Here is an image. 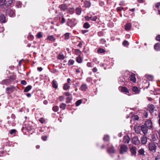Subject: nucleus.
<instances>
[{
  "label": "nucleus",
  "mask_w": 160,
  "mask_h": 160,
  "mask_svg": "<svg viewBox=\"0 0 160 160\" xmlns=\"http://www.w3.org/2000/svg\"><path fill=\"white\" fill-rule=\"evenodd\" d=\"M76 24V23L75 22V19H68L67 25L71 28H72L75 26Z\"/></svg>",
  "instance_id": "obj_1"
},
{
  "label": "nucleus",
  "mask_w": 160,
  "mask_h": 160,
  "mask_svg": "<svg viewBox=\"0 0 160 160\" xmlns=\"http://www.w3.org/2000/svg\"><path fill=\"white\" fill-rule=\"evenodd\" d=\"M13 3V0H4L3 5L4 8L5 6L9 7L11 6Z\"/></svg>",
  "instance_id": "obj_2"
},
{
  "label": "nucleus",
  "mask_w": 160,
  "mask_h": 160,
  "mask_svg": "<svg viewBox=\"0 0 160 160\" xmlns=\"http://www.w3.org/2000/svg\"><path fill=\"white\" fill-rule=\"evenodd\" d=\"M145 126L149 129H151L152 127V123L150 120H148L146 121L144 123Z\"/></svg>",
  "instance_id": "obj_3"
},
{
  "label": "nucleus",
  "mask_w": 160,
  "mask_h": 160,
  "mask_svg": "<svg viewBox=\"0 0 160 160\" xmlns=\"http://www.w3.org/2000/svg\"><path fill=\"white\" fill-rule=\"evenodd\" d=\"M7 20L6 18V17L3 14L0 15V22L2 23H4L6 22Z\"/></svg>",
  "instance_id": "obj_4"
},
{
  "label": "nucleus",
  "mask_w": 160,
  "mask_h": 160,
  "mask_svg": "<svg viewBox=\"0 0 160 160\" xmlns=\"http://www.w3.org/2000/svg\"><path fill=\"white\" fill-rule=\"evenodd\" d=\"M105 147V146L103 145L102 146L101 148L103 149ZM106 147L107 150H114V147L111 144L109 143L106 146Z\"/></svg>",
  "instance_id": "obj_5"
},
{
  "label": "nucleus",
  "mask_w": 160,
  "mask_h": 160,
  "mask_svg": "<svg viewBox=\"0 0 160 160\" xmlns=\"http://www.w3.org/2000/svg\"><path fill=\"white\" fill-rule=\"evenodd\" d=\"M85 19L88 21H89L90 20L92 21H95L97 19V17L96 16L94 17H89L88 16H86L85 17Z\"/></svg>",
  "instance_id": "obj_6"
},
{
  "label": "nucleus",
  "mask_w": 160,
  "mask_h": 160,
  "mask_svg": "<svg viewBox=\"0 0 160 160\" xmlns=\"http://www.w3.org/2000/svg\"><path fill=\"white\" fill-rule=\"evenodd\" d=\"M148 110L151 113L154 112L155 108L153 104H149L148 105Z\"/></svg>",
  "instance_id": "obj_7"
},
{
  "label": "nucleus",
  "mask_w": 160,
  "mask_h": 160,
  "mask_svg": "<svg viewBox=\"0 0 160 160\" xmlns=\"http://www.w3.org/2000/svg\"><path fill=\"white\" fill-rule=\"evenodd\" d=\"M148 128H147L145 125H142L141 126V129L144 134H146L147 133L148 130Z\"/></svg>",
  "instance_id": "obj_8"
},
{
  "label": "nucleus",
  "mask_w": 160,
  "mask_h": 160,
  "mask_svg": "<svg viewBox=\"0 0 160 160\" xmlns=\"http://www.w3.org/2000/svg\"><path fill=\"white\" fill-rule=\"evenodd\" d=\"M132 143L135 145H138L140 143V141L138 138L137 137H134L132 139Z\"/></svg>",
  "instance_id": "obj_9"
},
{
  "label": "nucleus",
  "mask_w": 160,
  "mask_h": 160,
  "mask_svg": "<svg viewBox=\"0 0 160 160\" xmlns=\"http://www.w3.org/2000/svg\"><path fill=\"white\" fill-rule=\"evenodd\" d=\"M156 146L153 142L150 143L149 145V150H156Z\"/></svg>",
  "instance_id": "obj_10"
},
{
  "label": "nucleus",
  "mask_w": 160,
  "mask_h": 160,
  "mask_svg": "<svg viewBox=\"0 0 160 160\" xmlns=\"http://www.w3.org/2000/svg\"><path fill=\"white\" fill-rule=\"evenodd\" d=\"M59 8L61 11H65L68 9L67 6L65 4H62L59 6Z\"/></svg>",
  "instance_id": "obj_11"
},
{
  "label": "nucleus",
  "mask_w": 160,
  "mask_h": 160,
  "mask_svg": "<svg viewBox=\"0 0 160 160\" xmlns=\"http://www.w3.org/2000/svg\"><path fill=\"white\" fill-rule=\"evenodd\" d=\"M132 90L136 94H139L140 92V90L136 86L132 87Z\"/></svg>",
  "instance_id": "obj_12"
},
{
  "label": "nucleus",
  "mask_w": 160,
  "mask_h": 160,
  "mask_svg": "<svg viewBox=\"0 0 160 160\" xmlns=\"http://www.w3.org/2000/svg\"><path fill=\"white\" fill-rule=\"evenodd\" d=\"M88 86L86 84H82L80 87V89L83 91H85L87 89Z\"/></svg>",
  "instance_id": "obj_13"
},
{
  "label": "nucleus",
  "mask_w": 160,
  "mask_h": 160,
  "mask_svg": "<svg viewBox=\"0 0 160 160\" xmlns=\"http://www.w3.org/2000/svg\"><path fill=\"white\" fill-rule=\"evenodd\" d=\"M130 138L128 135L124 136L123 139V142L124 143H128L130 142Z\"/></svg>",
  "instance_id": "obj_14"
},
{
  "label": "nucleus",
  "mask_w": 160,
  "mask_h": 160,
  "mask_svg": "<svg viewBox=\"0 0 160 160\" xmlns=\"http://www.w3.org/2000/svg\"><path fill=\"white\" fill-rule=\"evenodd\" d=\"M130 80L133 82H136V78L135 74H132L129 77Z\"/></svg>",
  "instance_id": "obj_15"
},
{
  "label": "nucleus",
  "mask_w": 160,
  "mask_h": 160,
  "mask_svg": "<svg viewBox=\"0 0 160 160\" xmlns=\"http://www.w3.org/2000/svg\"><path fill=\"white\" fill-rule=\"evenodd\" d=\"M121 88V91L122 92L125 93L127 94L129 93V91L128 89L126 87H119V88L120 89Z\"/></svg>",
  "instance_id": "obj_16"
},
{
  "label": "nucleus",
  "mask_w": 160,
  "mask_h": 160,
  "mask_svg": "<svg viewBox=\"0 0 160 160\" xmlns=\"http://www.w3.org/2000/svg\"><path fill=\"white\" fill-rule=\"evenodd\" d=\"M82 12V9L81 7H79L76 8L75 9V12L76 14L78 15H80L81 13Z\"/></svg>",
  "instance_id": "obj_17"
},
{
  "label": "nucleus",
  "mask_w": 160,
  "mask_h": 160,
  "mask_svg": "<svg viewBox=\"0 0 160 160\" xmlns=\"http://www.w3.org/2000/svg\"><path fill=\"white\" fill-rule=\"evenodd\" d=\"M154 49L156 51L160 50V43H157L154 45Z\"/></svg>",
  "instance_id": "obj_18"
},
{
  "label": "nucleus",
  "mask_w": 160,
  "mask_h": 160,
  "mask_svg": "<svg viewBox=\"0 0 160 160\" xmlns=\"http://www.w3.org/2000/svg\"><path fill=\"white\" fill-rule=\"evenodd\" d=\"M52 85L53 87L55 89H57L58 88V83L55 80L52 81Z\"/></svg>",
  "instance_id": "obj_19"
},
{
  "label": "nucleus",
  "mask_w": 160,
  "mask_h": 160,
  "mask_svg": "<svg viewBox=\"0 0 160 160\" xmlns=\"http://www.w3.org/2000/svg\"><path fill=\"white\" fill-rule=\"evenodd\" d=\"M14 90V89L12 87L7 88H6L7 93L8 94H10L12 93Z\"/></svg>",
  "instance_id": "obj_20"
},
{
  "label": "nucleus",
  "mask_w": 160,
  "mask_h": 160,
  "mask_svg": "<svg viewBox=\"0 0 160 160\" xmlns=\"http://www.w3.org/2000/svg\"><path fill=\"white\" fill-rule=\"evenodd\" d=\"M57 58L58 59L61 60H63L65 58L64 55L61 53H59L57 56Z\"/></svg>",
  "instance_id": "obj_21"
},
{
  "label": "nucleus",
  "mask_w": 160,
  "mask_h": 160,
  "mask_svg": "<svg viewBox=\"0 0 160 160\" xmlns=\"http://www.w3.org/2000/svg\"><path fill=\"white\" fill-rule=\"evenodd\" d=\"M132 27L131 24L130 23L127 24L125 26V29L126 31H129Z\"/></svg>",
  "instance_id": "obj_22"
},
{
  "label": "nucleus",
  "mask_w": 160,
  "mask_h": 160,
  "mask_svg": "<svg viewBox=\"0 0 160 160\" xmlns=\"http://www.w3.org/2000/svg\"><path fill=\"white\" fill-rule=\"evenodd\" d=\"M141 142V143L143 144H146L147 142V138L146 137L143 136V137L142 138Z\"/></svg>",
  "instance_id": "obj_23"
},
{
  "label": "nucleus",
  "mask_w": 160,
  "mask_h": 160,
  "mask_svg": "<svg viewBox=\"0 0 160 160\" xmlns=\"http://www.w3.org/2000/svg\"><path fill=\"white\" fill-rule=\"evenodd\" d=\"M32 88V86L31 85H28L26 87L24 90V92H27L29 91Z\"/></svg>",
  "instance_id": "obj_24"
},
{
  "label": "nucleus",
  "mask_w": 160,
  "mask_h": 160,
  "mask_svg": "<svg viewBox=\"0 0 160 160\" xmlns=\"http://www.w3.org/2000/svg\"><path fill=\"white\" fill-rule=\"evenodd\" d=\"M72 99V96H70L69 97H67L66 98V103H70Z\"/></svg>",
  "instance_id": "obj_25"
},
{
  "label": "nucleus",
  "mask_w": 160,
  "mask_h": 160,
  "mask_svg": "<svg viewBox=\"0 0 160 160\" xmlns=\"http://www.w3.org/2000/svg\"><path fill=\"white\" fill-rule=\"evenodd\" d=\"M85 6L86 8H89L91 5V3L89 1H85L84 2Z\"/></svg>",
  "instance_id": "obj_26"
},
{
  "label": "nucleus",
  "mask_w": 160,
  "mask_h": 160,
  "mask_svg": "<svg viewBox=\"0 0 160 160\" xmlns=\"http://www.w3.org/2000/svg\"><path fill=\"white\" fill-rule=\"evenodd\" d=\"M135 131V132L137 133H139L140 132L141 127L136 126L134 127Z\"/></svg>",
  "instance_id": "obj_27"
},
{
  "label": "nucleus",
  "mask_w": 160,
  "mask_h": 160,
  "mask_svg": "<svg viewBox=\"0 0 160 160\" xmlns=\"http://www.w3.org/2000/svg\"><path fill=\"white\" fill-rule=\"evenodd\" d=\"M70 87L69 84L68 83H65L63 86V89L65 90H67Z\"/></svg>",
  "instance_id": "obj_28"
},
{
  "label": "nucleus",
  "mask_w": 160,
  "mask_h": 160,
  "mask_svg": "<svg viewBox=\"0 0 160 160\" xmlns=\"http://www.w3.org/2000/svg\"><path fill=\"white\" fill-rule=\"evenodd\" d=\"M47 39L48 40L51 41H54L55 40V38H54L52 35H50L48 36L47 37Z\"/></svg>",
  "instance_id": "obj_29"
},
{
  "label": "nucleus",
  "mask_w": 160,
  "mask_h": 160,
  "mask_svg": "<svg viewBox=\"0 0 160 160\" xmlns=\"http://www.w3.org/2000/svg\"><path fill=\"white\" fill-rule=\"evenodd\" d=\"M126 80V78H124V77L122 76L121 77H120L118 79V82H125Z\"/></svg>",
  "instance_id": "obj_30"
},
{
  "label": "nucleus",
  "mask_w": 160,
  "mask_h": 160,
  "mask_svg": "<svg viewBox=\"0 0 160 160\" xmlns=\"http://www.w3.org/2000/svg\"><path fill=\"white\" fill-rule=\"evenodd\" d=\"M75 54L78 56H81V51L78 49H76L74 50Z\"/></svg>",
  "instance_id": "obj_31"
},
{
  "label": "nucleus",
  "mask_w": 160,
  "mask_h": 160,
  "mask_svg": "<svg viewBox=\"0 0 160 160\" xmlns=\"http://www.w3.org/2000/svg\"><path fill=\"white\" fill-rule=\"evenodd\" d=\"M66 106L67 105L66 104L62 103L60 105L59 107L62 109L64 110L65 109Z\"/></svg>",
  "instance_id": "obj_32"
},
{
  "label": "nucleus",
  "mask_w": 160,
  "mask_h": 160,
  "mask_svg": "<svg viewBox=\"0 0 160 160\" xmlns=\"http://www.w3.org/2000/svg\"><path fill=\"white\" fill-rule=\"evenodd\" d=\"M76 61L78 63H81L82 62V59L81 56H78L76 58Z\"/></svg>",
  "instance_id": "obj_33"
},
{
  "label": "nucleus",
  "mask_w": 160,
  "mask_h": 160,
  "mask_svg": "<svg viewBox=\"0 0 160 160\" xmlns=\"http://www.w3.org/2000/svg\"><path fill=\"white\" fill-rule=\"evenodd\" d=\"M104 141L107 142L109 140V136L108 135H105L103 138Z\"/></svg>",
  "instance_id": "obj_34"
},
{
  "label": "nucleus",
  "mask_w": 160,
  "mask_h": 160,
  "mask_svg": "<svg viewBox=\"0 0 160 160\" xmlns=\"http://www.w3.org/2000/svg\"><path fill=\"white\" fill-rule=\"evenodd\" d=\"M90 27V25L88 22H85L83 25V27L85 29L88 28Z\"/></svg>",
  "instance_id": "obj_35"
},
{
  "label": "nucleus",
  "mask_w": 160,
  "mask_h": 160,
  "mask_svg": "<svg viewBox=\"0 0 160 160\" xmlns=\"http://www.w3.org/2000/svg\"><path fill=\"white\" fill-rule=\"evenodd\" d=\"M128 149V147L126 145H121V146L120 147V150H127Z\"/></svg>",
  "instance_id": "obj_36"
},
{
  "label": "nucleus",
  "mask_w": 160,
  "mask_h": 160,
  "mask_svg": "<svg viewBox=\"0 0 160 160\" xmlns=\"http://www.w3.org/2000/svg\"><path fill=\"white\" fill-rule=\"evenodd\" d=\"M147 79L149 81H152L153 79V77L151 75H148L147 76Z\"/></svg>",
  "instance_id": "obj_37"
},
{
  "label": "nucleus",
  "mask_w": 160,
  "mask_h": 160,
  "mask_svg": "<svg viewBox=\"0 0 160 160\" xmlns=\"http://www.w3.org/2000/svg\"><path fill=\"white\" fill-rule=\"evenodd\" d=\"M74 63V61L72 59H70L68 62V66L72 65Z\"/></svg>",
  "instance_id": "obj_38"
},
{
  "label": "nucleus",
  "mask_w": 160,
  "mask_h": 160,
  "mask_svg": "<svg viewBox=\"0 0 160 160\" xmlns=\"http://www.w3.org/2000/svg\"><path fill=\"white\" fill-rule=\"evenodd\" d=\"M52 110L55 112H57L59 110V107L57 106H55L52 107Z\"/></svg>",
  "instance_id": "obj_39"
},
{
  "label": "nucleus",
  "mask_w": 160,
  "mask_h": 160,
  "mask_svg": "<svg viewBox=\"0 0 160 160\" xmlns=\"http://www.w3.org/2000/svg\"><path fill=\"white\" fill-rule=\"evenodd\" d=\"M69 33H66L64 35V38L65 40H68L69 38Z\"/></svg>",
  "instance_id": "obj_40"
},
{
  "label": "nucleus",
  "mask_w": 160,
  "mask_h": 160,
  "mask_svg": "<svg viewBox=\"0 0 160 160\" xmlns=\"http://www.w3.org/2000/svg\"><path fill=\"white\" fill-rule=\"evenodd\" d=\"M82 101L80 99L77 101L75 103V105L76 106H78L82 103Z\"/></svg>",
  "instance_id": "obj_41"
},
{
  "label": "nucleus",
  "mask_w": 160,
  "mask_h": 160,
  "mask_svg": "<svg viewBox=\"0 0 160 160\" xmlns=\"http://www.w3.org/2000/svg\"><path fill=\"white\" fill-rule=\"evenodd\" d=\"M36 37L38 38H40L42 37V33L41 32H38L36 35Z\"/></svg>",
  "instance_id": "obj_42"
},
{
  "label": "nucleus",
  "mask_w": 160,
  "mask_h": 160,
  "mask_svg": "<svg viewBox=\"0 0 160 160\" xmlns=\"http://www.w3.org/2000/svg\"><path fill=\"white\" fill-rule=\"evenodd\" d=\"M97 51L98 53H103L105 52V51L102 48L98 49Z\"/></svg>",
  "instance_id": "obj_43"
},
{
  "label": "nucleus",
  "mask_w": 160,
  "mask_h": 160,
  "mask_svg": "<svg viewBox=\"0 0 160 160\" xmlns=\"http://www.w3.org/2000/svg\"><path fill=\"white\" fill-rule=\"evenodd\" d=\"M39 121L42 123H43L45 122V120L43 118H40L39 120Z\"/></svg>",
  "instance_id": "obj_44"
},
{
  "label": "nucleus",
  "mask_w": 160,
  "mask_h": 160,
  "mask_svg": "<svg viewBox=\"0 0 160 160\" xmlns=\"http://www.w3.org/2000/svg\"><path fill=\"white\" fill-rule=\"evenodd\" d=\"M22 3L20 2H17L16 6L18 8H20L22 7Z\"/></svg>",
  "instance_id": "obj_45"
},
{
  "label": "nucleus",
  "mask_w": 160,
  "mask_h": 160,
  "mask_svg": "<svg viewBox=\"0 0 160 160\" xmlns=\"http://www.w3.org/2000/svg\"><path fill=\"white\" fill-rule=\"evenodd\" d=\"M68 9L69 11L70 14H72L74 13V9L73 8H69Z\"/></svg>",
  "instance_id": "obj_46"
},
{
  "label": "nucleus",
  "mask_w": 160,
  "mask_h": 160,
  "mask_svg": "<svg viewBox=\"0 0 160 160\" xmlns=\"http://www.w3.org/2000/svg\"><path fill=\"white\" fill-rule=\"evenodd\" d=\"M3 3V0H0V7L2 8H4Z\"/></svg>",
  "instance_id": "obj_47"
},
{
  "label": "nucleus",
  "mask_w": 160,
  "mask_h": 160,
  "mask_svg": "<svg viewBox=\"0 0 160 160\" xmlns=\"http://www.w3.org/2000/svg\"><path fill=\"white\" fill-rule=\"evenodd\" d=\"M122 44L124 46H126L128 44V42L127 41L125 40L123 42Z\"/></svg>",
  "instance_id": "obj_48"
},
{
  "label": "nucleus",
  "mask_w": 160,
  "mask_h": 160,
  "mask_svg": "<svg viewBox=\"0 0 160 160\" xmlns=\"http://www.w3.org/2000/svg\"><path fill=\"white\" fill-rule=\"evenodd\" d=\"M16 132V130L15 129H12L10 131L9 133L11 134H13L15 133Z\"/></svg>",
  "instance_id": "obj_49"
},
{
  "label": "nucleus",
  "mask_w": 160,
  "mask_h": 160,
  "mask_svg": "<svg viewBox=\"0 0 160 160\" xmlns=\"http://www.w3.org/2000/svg\"><path fill=\"white\" fill-rule=\"evenodd\" d=\"M64 99V97L62 96H60L58 98V99L60 101H62Z\"/></svg>",
  "instance_id": "obj_50"
},
{
  "label": "nucleus",
  "mask_w": 160,
  "mask_h": 160,
  "mask_svg": "<svg viewBox=\"0 0 160 160\" xmlns=\"http://www.w3.org/2000/svg\"><path fill=\"white\" fill-rule=\"evenodd\" d=\"M63 94L67 97H69L70 96H72V94L68 92H65Z\"/></svg>",
  "instance_id": "obj_51"
},
{
  "label": "nucleus",
  "mask_w": 160,
  "mask_h": 160,
  "mask_svg": "<svg viewBox=\"0 0 160 160\" xmlns=\"http://www.w3.org/2000/svg\"><path fill=\"white\" fill-rule=\"evenodd\" d=\"M100 42L101 43L104 44L106 42V41L104 39H101L100 40Z\"/></svg>",
  "instance_id": "obj_52"
},
{
  "label": "nucleus",
  "mask_w": 160,
  "mask_h": 160,
  "mask_svg": "<svg viewBox=\"0 0 160 160\" xmlns=\"http://www.w3.org/2000/svg\"><path fill=\"white\" fill-rule=\"evenodd\" d=\"M122 10H123V8L122 7H118L117 8L118 11H121Z\"/></svg>",
  "instance_id": "obj_53"
},
{
  "label": "nucleus",
  "mask_w": 160,
  "mask_h": 160,
  "mask_svg": "<svg viewBox=\"0 0 160 160\" xmlns=\"http://www.w3.org/2000/svg\"><path fill=\"white\" fill-rule=\"evenodd\" d=\"M41 138L42 140L45 141L47 139V137L45 136H43Z\"/></svg>",
  "instance_id": "obj_54"
},
{
  "label": "nucleus",
  "mask_w": 160,
  "mask_h": 160,
  "mask_svg": "<svg viewBox=\"0 0 160 160\" xmlns=\"http://www.w3.org/2000/svg\"><path fill=\"white\" fill-rule=\"evenodd\" d=\"M27 83L24 80H22L21 81V83L22 84L24 85H26L27 84Z\"/></svg>",
  "instance_id": "obj_55"
},
{
  "label": "nucleus",
  "mask_w": 160,
  "mask_h": 160,
  "mask_svg": "<svg viewBox=\"0 0 160 160\" xmlns=\"http://www.w3.org/2000/svg\"><path fill=\"white\" fill-rule=\"evenodd\" d=\"M86 80L87 82H89L92 81V79L91 78L88 77L86 79Z\"/></svg>",
  "instance_id": "obj_56"
},
{
  "label": "nucleus",
  "mask_w": 160,
  "mask_h": 160,
  "mask_svg": "<svg viewBox=\"0 0 160 160\" xmlns=\"http://www.w3.org/2000/svg\"><path fill=\"white\" fill-rule=\"evenodd\" d=\"M87 66L88 67H92V65L91 62H88L87 63Z\"/></svg>",
  "instance_id": "obj_57"
},
{
  "label": "nucleus",
  "mask_w": 160,
  "mask_h": 160,
  "mask_svg": "<svg viewBox=\"0 0 160 160\" xmlns=\"http://www.w3.org/2000/svg\"><path fill=\"white\" fill-rule=\"evenodd\" d=\"M156 39L157 41L160 42V35H157Z\"/></svg>",
  "instance_id": "obj_58"
},
{
  "label": "nucleus",
  "mask_w": 160,
  "mask_h": 160,
  "mask_svg": "<svg viewBox=\"0 0 160 160\" xmlns=\"http://www.w3.org/2000/svg\"><path fill=\"white\" fill-rule=\"evenodd\" d=\"M160 6V2L156 3L155 4V7L158 9L159 8V7Z\"/></svg>",
  "instance_id": "obj_59"
},
{
  "label": "nucleus",
  "mask_w": 160,
  "mask_h": 160,
  "mask_svg": "<svg viewBox=\"0 0 160 160\" xmlns=\"http://www.w3.org/2000/svg\"><path fill=\"white\" fill-rule=\"evenodd\" d=\"M132 155L135 156L136 155V151H131Z\"/></svg>",
  "instance_id": "obj_60"
},
{
  "label": "nucleus",
  "mask_w": 160,
  "mask_h": 160,
  "mask_svg": "<svg viewBox=\"0 0 160 160\" xmlns=\"http://www.w3.org/2000/svg\"><path fill=\"white\" fill-rule=\"evenodd\" d=\"M65 18L62 17L61 18V24H63L65 22Z\"/></svg>",
  "instance_id": "obj_61"
},
{
  "label": "nucleus",
  "mask_w": 160,
  "mask_h": 160,
  "mask_svg": "<svg viewBox=\"0 0 160 160\" xmlns=\"http://www.w3.org/2000/svg\"><path fill=\"white\" fill-rule=\"evenodd\" d=\"M138 151V153L139 154L142 155H144V151Z\"/></svg>",
  "instance_id": "obj_62"
},
{
  "label": "nucleus",
  "mask_w": 160,
  "mask_h": 160,
  "mask_svg": "<svg viewBox=\"0 0 160 160\" xmlns=\"http://www.w3.org/2000/svg\"><path fill=\"white\" fill-rule=\"evenodd\" d=\"M99 4L100 6H102L104 5V3L102 1H100L99 2Z\"/></svg>",
  "instance_id": "obj_63"
},
{
  "label": "nucleus",
  "mask_w": 160,
  "mask_h": 160,
  "mask_svg": "<svg viewBox=\"0 0 160 160\" xmlns=\"http://www.w3.org/2000/svg\"><path fill=\"white\" fill-rule=\"evenodd\" d=\"M88 30H83L81 31L82 33L83 34H85L88 32Z\"/></svg>",
  "instance_id": "obj_64"
}]
</instances>
